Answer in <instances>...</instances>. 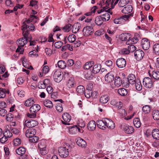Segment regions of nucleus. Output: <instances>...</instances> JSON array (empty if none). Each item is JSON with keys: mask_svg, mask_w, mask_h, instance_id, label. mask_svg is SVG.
<instances>
[{"mask_svg": "<svg viewBox=\"0 0 159 159\" xmlns=\"http://www.w3.org/2000/svg\"><path fill=\"white\" fill-rule=\"evenodd\" d=\"M71 149V147L69 144L65 143L63 147H61L58 148V151L59 155L62 157H66L69 155Z\"/></svg>", "mask_w": 159, "mask_h": 159, "instance_id": "obj_1", "label": "nucleus"}, {"mask_svg": "<svg viewBox=\"0 0 159 159\" xmlns=\"http://www.w3.org/2000/svg\"><path fill=\"white\" fill-rule=\"evenodd\" d=\"M107 9L105 7H103L102 9L98 11V14L103 13L100 16L104 21H108L110 18V14L111 15L112 13L111 9L106 10Z\"/></svg>", "mask_w": 159, "mask_h": 159, "instance_id": "obj_2", "label": "nucleus"}, {"mask_svg": "<svg viewBox=\"0 0 159 159\" xmlns=\"http://www.w3.org/2000/svg\"><path fill=\"white\" fill-rule=\"evenodd\" d=\"M40 106L37 104L33 105L30 108V114L28 113L27 116L30 118H34L36 116V113L40 109Z\"/></svg>", "mask_w": 159, "mask_h": 159, "instance_id": "obj_3", "label": "nucleus"}, {"mask_svg": "<svg viewBox=\"0 0 159 159\" xmlns=\"http://www.w3.org/2000/svg\"><path fill=\"white\" fill-rule=\"evenodd\" d=\"M133 16V13H130L128 15H124L121 17L115 18L113 22L116 24H123L126 21L129 20L130 17Z\"/></svg>", "mask_w": 159, "mask_h": 159, "instance_id": "obj_4", "label": "nucleus"}, {"mask_svg": "<svg viewBox=\"0 0 159 159\" xmlns=\"http://www.w3.org/2000/svg\"><path fill=\"white\" fill-rule=\"evenodd\" d=\"M38 122L35 120L32 119L27 120L25 122L24 126L25 127L32 128L38 125Z\"/></svg>", "mask_w": 159, "mask_h": 159, "instance_id": "obj_5", "label": "nucleus"}, {"mask_svg": "<svg viewBox=\"0 0 159 159\" xmlns=\"http://www.w3.org/2000/svg\"><path fill=\"white\" fill-rule=\"evenodd\" d=\"M54 81L57 83L60 82L62 79L63 75L62 72L59 70H57L55 71L53 76Z\"/></svg>", "mask_w": 159, "mask_h": 159, "instance_id": "obj_6", "label": "nucleus"}, {"mask_svg": "<svg viewBox=\"0 0 159 159\" xmlns=\"http://www.w3.org/2000/svg\"><path fill=\"white\" fill-rule=\"evenodd\" d=\"M143 84L146 88H150L153 86V82L151 79L148 77L144 78L143 80Z\"/></svg>", "mask_w": 159, "mask_h": 159, "instance_id": "obj_7", "label": "nucleus"}, {"mask_svg": "<svg viewBox=\"0 0 159 159\" xmlns=\"http://www.w3.org/2000/svg\"><path fill=\"white\" fill-rule=\"evenodd\" d=\"M62 118L63 120H61L63 124L65 125H69V122L71 119V116L67 113H65L63 114Z\"/></svg>", "mask_w": 159, "mask_h": 159, "instance_id": "obj_8", "label": "nucleus"}, {"mask_svg": "<svg viewBox=\"0 0 159 159\" xmlns=\"http://www.w3.org/2000/svg\"><path fill=\"white\" fill-rule=\"evenodd\" d=\"M144 55V52L143 51L140 49L136 50L134 53L135 58L137 61H140L142 60Z\"/></svg>", "mask_w": 159, "mask_h": 159, "instance_id": "obj_9", "label": "nucleus"}, {"mask_svg": "<svg viewBox=\"0 0 159 159\" xmlns=\"http://www.w3.org/2000/svg\"><path fill=\"white\" fill-rule=\"evenodd\" d=\"M93 31V30L92 27L87 26L84 28L83 32L84 35L88 36L91 34Z\"/></svg>", "mask_w": 159, "mask_h": 159, "instance_id": "obj_10", "label": "nucleus"}, {"mask_svg": "<svg viewBox=\"0 0 159 159\" xmlns=\"http://www.w3.org/2000/svg\"><path fill=\"white\" fill-rule=\"evenodd\" d=\"M104 122L106 124V127H107L110 129H113L115 128V123L111 119L105 118Z\"/></svg>", "mask_w": 159, "mask_h": 159, "instance_id": "obj_11", "label": "nucleus"}, {"mask_svg": "<svg viewBox=\"0 0 159 159\" xmlns=\"http://www.w3.org/2000/svg\"><path fill=\"white\" fill-rule=\"evenodd\" d=\"M117 66L119 68H123L126 65V61L125 60L122 58H120L118 59L116 62Z\"/></svg>", "mask_w": 159, "mask_h": 159, "instance_id": "obj_12", "label": "nucleus"}, {"mask_svg": "<svg viewBox=\"0 0 159 159\" xmlns=\"http://www.w3.org/2000/svg\"><path fill=\"white\" fill-rule=\"evenodd\" d=\"M141 45L144 50H148L150 46V43L149 40L146 38H143L142 40Z\"/></svg>", "mask_w": 159, "mask_h": 159, "instance_id": "obj_13", "label": "nucleus"}, {"mask_svg": "<svg viewBox=\"0 0 159 159\" xmlns=\"http://www.w3.org/2000/svg\"><path fill=\"white\" fill-rule=\"evenodd\" d=\"M120 0H107L105 3L104 2V5H106L105 7L107 9L108 8V7L110 4H111V9L114 8V6L118 3Z\"/></svg>", "mask_w": 159, "mask_h": 159, "instance_id": "obj_14", "label": "nucleus"}, {"mask_svg": "<svg viewBox=\"0 0 159 159\" xmlns=\"http://www.w3.org/2000/svg\"><path fill=\"white\" fill-rule=\"evenodd\" d=\"M36 133V130L34 129H29L25 132V135L27 137L31 138Z\"/></svg>", "mask_w": 159, "mask_h": 159, "instance_id": "obj_15", "label": "nucleus"}, {"mask_svg": "<svg viewBox=\"0 0 159 159\" xmlns=\"http://www.w3.org/2000/svg\"><path fill=\"white\" fill-rule=\"evenodd\" d=\"M85 78L87 79L90 80L92 79L94 76V74L93 72L90 70H87L84 72Z\"/></svg>", "mask_w": 159, "mask_h": 159, "instance_id": "obj_16", "label": "nucleus"}, {"mask_svg": "<svg viewBox=\"0 0 159 159\" xmlns=\"http://www.w3.org/2000/svg\"><path fill=\"white\" fill-rule=\"evenodd\" d=\"M76 143L79 146L83 148L86 147L87 144L85 141L80 138L76 139Z\"/></svg>", "mask_w": 159, "mask_h": 159, "instance_id": "obj_17", "label": "nucleus"}, {"mask_svg": "<svg viewBox=\"0 0 159 159\" xmlns=\"http://www.w3.org/2000/svg\"><path fill=\"white\" fill-rule=\"evenodd\" d=\"M152 136L154 139L159 140V130L157 129H154L152 130L151 132Z\"/></svg>", "mask_w": 159, "mask_h": 159, "instance_id": "obj_18", "label": "nucleus"}, {"mask_svg": "<svg viewBox=\"0 0 159 159\" xmlns=\"http://www.w3.org/2000/svg\"><path fill=\"white\" fill-rule=\"evenodd\" d=\"M132 10V6L131 5H128L123 8L121 12L123 13L128 14L131 12Z\"/></svg>", "mask_w": 159, "mask_h": 159, "instance_id": "obj_19", "label": "nucleus"}, {"mask_svg": "<svg viewBox=\"0 0 159 159\" xmlns=\"http://www.w3.org/2000/svg\"><path fill=\"white\" fill-rule=\"evenodd\" d=\"M136 81V77L134 75L131 74L129 75L128 77V81L132 85H134Z\"/></svg>", "mask_w": 159, "mask_h": 159, "instance_id": "obj_20", "label": "nucleus"}, {"mask_svg": "<svg viewBox=\"0 0 159 159\" xmlns=\"http://www.w3.org/2000/svg\"><path fill=\"white\" fill-rule=\"evenodd\" d=\"M66 85L69 88H71L75 86V80L73 77H70L67 81L66 82Z\"/></svg>", "mask_w": 159, "mask_h": 159, "instance_id": "obj_21", "label": "nucleus"}, {"mask_svg": "<svg viewBox=\"0 0 159 159\" xmlns=\"http://www.w3.org/2000/svg\"><path fill=\"white\" fill-rule=\"evenodd\" d=\"M114 79V75L111 73H108L105 77V81L108 83L112 82Z\"/></svg>", "mask_w": 159, "mask_h": 159, "instance_id": "obj_22", "label": "nucleus"}, {"mask_svg": "<svg viewBox=\"0 0 159 159\" xmlns=\"http://www.w3.org/2000/svg\"><path fill=\"white\" fill-rule=\"evenodd\" d=\"M9 91L7 89L0 88V98H5L6 94H9Z\"/></svg>", "mask_w": 159, "mask_h": 159, "instance_id": "obj_23", "label": "nucleus"}, {"mask_svg": "<svg viewBox=\"0 0 159 159\" xmlns=\"http://www.w3.org/2000/svg\"><path fill=\"white\" fill-rule=\"evenodd\" d=\"M104 121V118L103 120H99L97 121V126L99 128L104 129H106V124Z\"/></svg>", "mask_w": 159, "mask_h": 159, "instance_id": "obj_24", "label": "nucleus"}, {"mask_svg": "<svg viewBox=\"0 0 159 159\" xmlns=\"http://www.w3.org/2000/svg\"><path fill=\"white\" fill-rule=\"evenodd\" d=\"M87 127L89 130L93 131L96 127L95 122L94 120H91L89 121Z\"/></svg>", "mask_w": 159, "mask_h": 159, "instance_id": "obj_25", "label": "nucleus"}, {"mask_svg": "<svg viewBox=\"0 0 159 159\" xmlns=\"http://www.w3.org/2000/svg\"><path fill=\"white\" fill-rule=\"evenodd\" d=\"M28 39L22 38L18 40L16 42L17 44H19L21 47H23L27 43Z\"/></svg>", "mask_w": 159, "mask_h": 159, "instance_id": "obj_26", "label": "nucleus"}, {"mask_svg": "<svg viewBox=\"0 0 159 159\" xmlns=\"http://www.w3.org/2000/svg\"><path fill=\"white\" fill-rule=\"evenodd\" d=\"M81 27L79 23H77L74 24L72 27V31L73 33H76L78 32Z\"/></svg>", "mask_w": 159, "mask_h": 159, "instance_id": "obj_27", "label": "nucleus"}, {"mask_svg": "<svg viewBox=\"0 0 159 159\" xmlns=\"http://www.w3.org/2000/svg\"><path fill=\"white\" fill-rule=\"evenodd\" d=\"M122 80L119 76H116L114 82V84L115 86L119 87L121 86L122 84Z\"/></svg>", "mask_w": 159, "mask_h": 159, "instance_id": "obj_28", "label": "nucleus"}, {"mask_svg": "<svg viewBox=\"0 0 159 159\" xmlns=\"http://www.w3.org/2000/svg\"><path fill=\"white\" fill-rule=\"evenodd\" d=\"M35 103L33 98H30L26 100L24 103L25 106L29 107Z\"/></svg>", "mask_w": 159, "mask_h": 159, "instance_id": "obj_29", "label": "nucleus"}, {"mask_svg": "<svg viewBox=\"0 0 159 159\" xmlns=\"http://www.w3.org/2000/svg\"><path fill=\"white\" fill-rule=\"evenodd\" d=\"M97 93V92L95 91L92 93V91L86 89L84 93V95L87 98H89L91 97H93L94 94H95V95H96Z\"/></svg>", "mask_w": 159, "mask_h": 159, "instance_id": "obj_30", "label": "nucleus"}, {"mask_svg": "<svg viewBox=\"0 0 159 159\" xmlns=\"http://www.w3.org/2000/svg\"><path fill=\"white\" fill-rule=\"evenodd\" d=\"M138 39L136 37H133L132 38H130L129 40L126 41V43L127 44H132L136 43L138 41Z\"/></svg>", "mask_w": 159, "mask_h": 159, "instance_id": "obj_31", "label": "nucleus"}, {"mask_svg": "<svg viewBox=\"0 0 159 159\" xmlns=\"http://www.w3.org/2000/svg\"><path fill=\"white\" fill-rule=\"evenodd\" d=\"M130 36L129 34L123 33L121 34L120 36V38L121 40L122 41H125L128 40L129 39Z\"/></svg>", "mask_w": 159, "mask_h": 159, "instance_id": "obj_32", "label": "nucleus"}, {"mask_svg": "<svg viewBox=\"0 0 159 159\" xmlns=\"http://www.w3.org/2000/svg\"><path fill=\"white\" fill-rule=\"evenodd\" d=\"M150 76L152 77L155 80H159V72L157 71L154 70L152 72V74H149Z\"/></svg>", "mask_w": 159, "mask_h": 159, "instance_id": "obj_33", "label": "nucleus"}, {"mask_svg": "<svg viewBox=\"0 0 159 159\" xmlns=\"http://www.w3.org/2000/svg\"><path fill=\"white\" fill-rule=\"evenodd\" d=\"M101 65L100 64H98L94 66L93 68V72L94 75L99 72L101 69Z\"/></svg>", "mask_w": 159, "mask_h": 159, "instance_id": "obj_34", "label": "nucleus"}, {"mask_svg": "<svg viewBox=\"0 0 159 159\" xmlns=\"http://www.w3.org/2000/svg\"><path fill=\"white\" fill-rule=\"evenodd\" d=\"M26 149L23 147H20L17 149L16 150V153L18 155H21L25 154Z\"/></svg>", "mask_w": 159, "mask_h": 159, "instance_id": "obj_35", "label": "nucleus"}, {"mask_svg": "<svg viewBox=\"0 0 159 159\" xmlns=\"http://www.w3.org/2000/svg\"><path fill=\"white\" fill-rule=\"evenodd\" d=\"M124 130L126 133L130 134L134 132V129L131 126H126L124 128Z\"/></svg>", "mask_w": 159, "mask_h": 159, "instance_id": "obj_36", "label": "nucleus"}, {"mask_svg": "<svg viewBox=\"0 0 159 159\" xmlns=\"http://www.w3.org/2000/svg\"><path fill=\"white\" fill-rule=\"evenodd\" d=\"M108 100V96L107 95L102 96L100 98V102L103 104L106 103Z\"/></svg>", "mask_w": 159, "mask_h": 159, "instance_id": "obj_37", "label": "nucleus"}, {"mask_svg": "<svg viewBox=\"0 0 159 159\" xmlns=\"http://www.w3.org/2000/svg\"><path fill=\"white\" fill-rule=\"evenodd\" d=\"M117 92L120 95L125 96L127 94L128 91L125 88H122L119 89L117 90Z\"/></svg>", "mask_w": 159, "mask_h": 159, "instance_id": "obj_38", "label": "nucleus"}, {"mask_svg": "<svg viewBox=\"0 0 159 159\" xmlns=\"http://www.w3.org/2000/svg\"><path fill=\"white\" fill-rule=\"evenodd\" d=\"M104 21L100 16H97L95 19V23L98 25H101Z\"/></svg>", "mask_w": 159, "mask_h": 159, "instance_id": "obj_39", "label": "nucleus"}, {"mask_svg": "<svg viewBox=\"0 0 159 159\" xmlns=\"http://www.w3.org/2000/svg\"><path fill=\"white\" fill-rule=\"evenodd\" d=\"M44 105L47 107L51 108L53 107L52 102L49 100H45L43 102Z\"/></svg>", "mask_w": 159, "mask_h": 159, "instance_id": "obj_40", "label": "nucleus"}, {"mask_svg": "<svg viewBox=\"0 0 159 159\" xmlns=\"http://www.w3.org/2000/svg\"><path fill=\"white\" fill-rule=\"evenodd\" d=\"M135 86L136 89L138 91H141L142 89V86L140 81L138 80H137L136 82L134 84V85H133Z\"/></svg>", "mask_w": 159, "mask_h": 159, "instance_id": "obj_41", "label": "nucleus"}, {"mask_svg": "<svg viewBox=\"0 0 159 159\" xmlns=\"http://www.w3.org/2000/svg\"><path fill=\"white\" fill-rule=\"evenodd\" d=\"M151 109L150 107L148 105H145L142 108V110L145 114H148L149 113Z\"/></svg>", "mask_w": 159, "mask_h": 159, "instance_id": "obj_42", "label": "nucleus"}, {"mask_svg": "<svg viewBox=\"0 0 159 159\" xmlns=\"http://www.w3.org/2000/svg\"><path fill=\"white\" fill-rule=\"evenodd\" d=\"M133 124L134 126L137 128H139L141 125V123L140 120L138 118L134 119Z\"/></svg>", "mask_w": 159, "mask_h": 159, "instance_id": "obj_43", "label": "nucleus"}, {"mask_svg": "<svg viewBox=\"0 0 159 159\" xmlns=\"http://www.w3.org/2000/svg\"><path fill=\"white\" fill-rule=\"evenodd\" d=\"M152 117L155 120H159V111L158 110H154L152 112Z\"/></svg>", "mask_w": 159, "mask_h": 159, "instance_id": "obj_44", "label": "nucleus"}, {"mask_svg": "<svg viewBox=\"0 0 159 159\" xmlns=\"http://www.w3.org/2000/svg\"><path fill=\"white\" fill-rule=\"evenodd\" d=\"M3 135L7 138H10L12 136V133L8 129H5L3 131Z\"/></svg>", "mask_w": 159, "mask_h": 159, "instance_id": "obj_45", "label": "nucleus"}, {"mask_svg": "<svg viewBox=\"0 0 159 159\" xmlns=\"http://www.w3.org/2000/svg\"><path fill=\"white\" fill-rule=\"evenodd\" d=\"M76 91L78 93L83 94L84 91V87L82 85L78 86L76 88Z\"/></svg>", "mask_w": 159, "mask_h": 159, "instance_id": "obj_46", "label": "nucleus"}, {"mask_svg": "<svg viewBox=\"0 0 159 159\" xmlns=\"http://www.w3.org/2000/svg\"><path fill=\"white\" fill-rule=\"evenodd\" d=\"M58 66L61 69H64L66 66V64L64 61L60 60L57 63Z\"/></svg>", "mask_w": 159, "mask_h": 159, "instance_id": "obj_47", "label": "nucleus"}, {"mask_svg": "<svg viewBox=\"0 0 159 159\" xmlns=\"http://www.w3.org/2000/svg\"><path fill=\"white\" fill-rule=\"evenodd\" d=\"M129 2V0H120L119 2V6L120 7H123L127 4Z\"/></svg>", "mask_w": 159, "mask_h": 159, "instance_id": "obj_48", "label": "nucleus"}, {"mask_svg": "<svg viewBox=\"0 0 159 159\" xmlns=\"http://www.w3.org/2000/svg\"><path fill=\"white\" fill-rule=\"evenodd\" d=\"M94 64V62L93 61L88 62L85 64L84 66V68L85 69H89Z\"/></svg>", "mask_w": 159, "mask_h": 159, "instance_id": "obj_49", "label": "nucleus"}, {"mask_svg": "<svg viewBox=\"0 0 159 159\" xmlns=\"http://www.w3.org/2000/svg\"><path fill=\"white\" fill-rule=\"evenodd\" d=\"M39 149V153L42 155H45L48 152V150L46 147L42 148V149Z\"/></svg>", "mask_w": 159, "mask_h": 159, "instance_id": "obj_50", "label": "nucleus"}, {"mask_svg": "<svg viewBox=\"0 0 159 159\" xmlns=\"http://www.w3.org/2000/svg\"><path fill=\"white\" fill-rule=\"evenodd\" d=\"M32 21H31L30 19V18L28 20H25L23 23V25L22 26V27H23V30H24L25 29H27V27L28 25L30 24V22H32Z\"/></svg>", "mask_w": 159, "mask_h": 159, "instance_id": "obj_51", "label": "nucleus"}, {"mask_svg": "<svg viewBox=\"0 0 159 159\" xmlns=\"http://www.w3.org/2000/svg\"><path fill=\"white\" fill-rule=\"evenodd\" d=\"M154 53L156 55H159V44L156 43L153 47Z\"/></svg>", "mask_w": 159, "mask_h": 159, "instance_id": "obj_52", "label": "nucleus"}, {"mask_svg": "<svg viewBox=\"0 0 159 159\" xmlns=\"http://www.w3.org/2000/svg\"><path fill=\"white\" fill-rule=\"evenodd\" d=\"M67 39L69 43H73L75 40L76 36L74 34H71L69 36Z\"/></svg>", "mask_w": 159, "mask_h": 159, "instance_id": "obj_53", "label": "nucleus"}, {"mask_svg": "<svg viewBox=\"0 0 159 159\" xmlns=\"http://www.w3.org/2000/svg\"><path fill=\"white\" fill-rule=\"evenodd\" d=\"M118 112L120 116L122 117H125L127 114L126 111L124 109L121 108L119 109Z\"/></svg>", "mask_w": 159, "mask_h": 159, "instance_id": "obj_54", "label": "nucleus"}, {"mask_svg": "<svg viewBox=\"0 0 159 159\" xmlns=\"http://www.w3.org/2000/svg\"><path fill=\"white\" fill-rule=\"evenodd\" d=\"M56 108L59 112H61L63 111L62 106L61 103H58L56 104Z\"/></svg>", "mask_w": 159, "mask_h": 159, "instance_id": "obj_55", "label": "nucleus"}, {"mask_svg": "<svg viewBox=\"0 0 159 159\" xmlns=\"http://www.w3.org/2000/svg\"><path fill=\"white\" fill-rule=\"evenodd\" d=\"M71 24H68L63 27L62 28V30L65 32H68L71 30Z\"/></svg>", "mask_w": 159, "mask_h": 159, "instance_id": "obj_56", "label": "nucleus"}, {"mask_svg": "<svg viewBox=\"0 0 159 159\" xmlns=\"http://www.w3.org/2000/svg\"><path fill=\"white\" fill-rule=\"evenodd\" d=\"M38 147L39 149L42 148L46 147V145L44 140H42L41 141L39 142L38 144Z\"/></svg>", "mask_w": 159, "mask_h": 159, "instance_id": "obj_57", "label": "nucleus"}, {"mask_svg": "<svg viewBox=\"0 0 159 159\" xmlns=\"http://www.w3.org/2000/svg\"><path fill=\"white\" fill-rule=\"evenodd\" d=\"M13 143L15 146H17L20 145L21 143V140L19 138H17L13 141Z\"/></svg>", "mask_w": 159, "mask_h": 159, "instance_id": "obj_58", "label": "nucleus"}, {"mask_svg": "<svg viewBox=\"0 0 159 159\" xmlns=\"http://www.w3.org/2000/svg\"><path fill=\"white\" fill-rule=\"evenodd\" d=\"M13 116L11 113H8L6 116V119L7 121H11L13 120Z\"/></svg>", "mask_w": 159, "mask_h": 159, "instance_id": "obj_59", "label": "nucleus"}, {"mask_svg": "<svg viewBox=\"0 0 159 159\" xmlns=\"http://www.w3.org/2000/svg\"><path fill=\"white\" fill-rule=\"evenodd\" d=\"M39 138L36 136L34 135L30 138L29 139V141L30 142L33 143H37L39 140Z\"/></svg>", "mask_w": 159, "mask_h": 159, "instance_id": "obj_60", "label": "nucleus"}, {"mask_svg": "<svg viewBox=\"0 0 159 159\" xmlns=\"http://www.w3.org/2000/svg\"><path fill=\"white\" fill-rule=\"evenodd\" d=\"M49 67L48 66H43L42 70V72L43 74H45L48 73L49 71Z\"/></svg>", "mask_w": 159, "mask_h": 159, "instance_id": "obj_61", "label": "nucleus"}, {"mask_svg": "<svg viewBox=\"0 0 159 159\" xmlns=\"http://www.w3.org/2000/svg\"><path fill=\"white\" fill-rule=\"evenodd\" d=\"M27 29H25L24 30H23V27H22V30L23 31V35L24 36V38H25L26 39H27V36L29 34V30H27L25 31Z\"/></svg>", "mask_w": 159, "mask_h": 159, "instance_id": "obj_62", "label": "nucleus"}, {"mask_svg": "<svg viewBox=\"0 0 159 159\" xmlns=\"http://www.w3.org/2000/svg\"><path fill=\"white\" fill-rule=\"evenodd\" d=\"M128 48L129 53L134 51L136 49V48L134 45H131L128 46Z\"/></svg>", "mask_w": 159, "mask_h": 159, "instance_id": "obj_63", "label": "nucleus"}, {"mask_svg": "<svg viewBox=\"0 0 159 159\" xmlns=\"http://www.w3.org/2000/svg\"><path fill=\"white\" fill-rule=\"evenodd\" d=\"M63 44L62 42L61 41H58L55 43L54 46L56 48H59L62 46Z\"/></svg>", "mask_w": 159, "mask_h": 159, "instance_id": "obj_64", "label": "nucleus"}]
</instances>
